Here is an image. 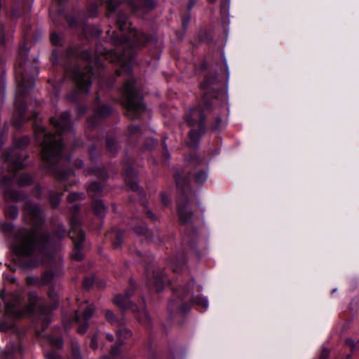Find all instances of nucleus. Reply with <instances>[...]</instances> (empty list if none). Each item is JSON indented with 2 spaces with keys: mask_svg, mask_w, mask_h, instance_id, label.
<instances>
[{
  "mask_svg": "<svg viewBox=\"0 0 359 359\" xmlns=\"http://www.w3.org/2000/svg\"><path fill=\"white\" fill-rule=\"evenodd\" d=\"M88 14L91 18H95L98 14V6L97 4L89 5L88 8Z\"/></svg>",
  "mask_w": 359,
  "mask_h": 359,
  "instance_id": "42",
  "label": "nucleus"
},
{
  "mask_svg": "<svg viewBox=\"0 0 359 359\" xmlns=\"http://www.w3.org/2000/svg\"><path fill=\"white\" fill-rule=\"evenodd\" d=\"M186 262L184 260L178 261L175 260L172 264V268L175 273H177L180 271L183 267L185 266Z\"/></svg>",
  "mask_w": 359,
  "mask_h": 359,
  "instance_id": "41",
  "label": "nucleus"
},
{
  "mask_svg": "<svg viewBox=\"0 0 359 359\" xmlns=\"http://www.w3.org/2000/svg\"><path fill=\"white\" fill-rule=\"evenodd\" d=\"M48 296L50 300V305H40V310L45 314L46 320L43 322V325L48 327L50 324V316L53 310L55 309L59 304V298L57 292L54 289L50 288L48 292Z\"/></svg>",
  "mask_w": 359,
  "mask_h": 359,
  "instance_id": "14",
  "label": "nucleus"
},
{
  "mask_svg": "<svg viewBox=\"0 0 359 359\" xmlns=\"http://www.w3.org/2000/svg\"><path fill=\"white\" fill-rule=\"evenodd\" d=\"M111 112V109L109 106L103 104L97 107L95 111L94 116L88 119V126L90 127H95L98 122V119L107 117Z\"/></svg>",
  "mask_w": 359,
  "mask_h": 359,
  "instance_id": "17",
  "label": "nucleus"
},
{
  "mask_svg": "<svg viewBox=\"0 0 359 359\" xmlns=\"http://www.w3.org/2000/svg\"><path fill=\"white\" fill-rule=\"evenodd\" d=\"M29 144V138L22 137L16 141L15 145L19 149H23Z\"/></svg>",
  "mask_w": 359,
  "mask_h": 359,
  "instance_id": "46",
  "label": "nucleus"
},
{
  "mask_svg": "<svg viewBox=\"0 0 359 359\" xmlns=\"http://www.w3.org/2000/svg\"><path fill=\"white\" fill-rule=\"evenodd\" d=\"M2 299L5 303V312L7 318H17L23 316L25 314L35 313L41 318V327L45 330L47 327L43 325V322L46 320L45 314L40 310V305H45L42 299L38 297L35 292H30L28 294V302L22 305V298L18 293H13L8 295L2 294Z\"/></svg>",
  "mask_w": 359,
  "mask_h": 359,
  "instance_id": "6",
  "label": "nucleus"
},
{
  "mask_svg": "<svg viewBox=\"0 0 359 359\" xmlns=\"http://www.w3.org/2000/svg\"><path fill=\"white\" fill-rule=\"evenodd\" d=\"M117 326L118 327L116 330L118 341L120 344H123L126 339H128L131 337L132 333L130 330L124 326L123 321L121 323V325Z\"/></svg>",
  "mask_w": 359,
  "mask_h": 359,
  "instance_id": "22",
  "label": "nucleus"
},
{
  "mask_svg": "<svg viewBox=\"0 0 359 359\" xmlns=\"http://www.w3.org/2000/svg\"><path fill=\"white\" fill-rule=\"evenodd\" d=\"M50 41L54 45H59L60 43V36L56 33H53L50 35Z\"/></svg>",
  "mask_w": 359,
  "mask_h": 359,
  "instance_id": "50",
  "label": "nucleus"
},
{
  "mask_svg": "<svg viewBox=\"0 0 359 359\" xmlns=\"http://www.w3.org/2000/svg\"><path fill=\"white\" fill-rule=\"evenodd\" d=\"M83 197V194H79V193H76V192H72V193H69L68 196H67V200L69 201V202H74V201H76L78 200H81Z\"/></svg>",
  "mask_w": 359,
  "mask_h": 359,
  "instance_id": "44",
  "label": "nucleus"
},
{
  "mask_svg": "<svg viewBox=\"0 0 359 359\" xmlns=\"http://www.w3.org/2000/svg\"><path fill=\"white\" fill-rule=\"evenodd\" d=\"M74 165L78 168H82L84 163L81 159H76L74 162Z\"/></svg>",
  "mask_w": 359,
  "mask_h": 359,
  "instance_id": "57",
  "label": "nucleus"
},
{
  "mask_svg": "<svg viewBox=\"0 0 359 359\" xmlns=\"http://www.w3.org/2000/svg\"><path fill=\"white\" fill-rule=\"evenodd\" d=\"M48 340L50 345L57 348H61L63 346V341L60 337L55 338L53 337H48Z\"/></svg>",
  "mask_w": 359,
  "mask_h": 359,
  "instance_id": "37",
  "label": "nucleus"
},
{
  "mask_svg": "<svg viewBox=\"0 0 359 359\" xmlns=\"http://www.w3.org/2000/svg\"><path fill=\"white\" fill-rule=\"evenodd\" d=\"M28 52L29 50L24 46L20 48L15 66V77L18 83L15 103L22 118H25L26 104L21 101V97L26 90L34 87L35 76L38 75L39 72L36 66L28 61Z\"/></svg>",
  "mask_w": 359,
  "mask_h": 359,
  "instance_id": "5",
  "label": "nucleus"
},
{
  "mask_svg": "<svg viewBox=\"0 0 359 359\" xmlns=\"http://www.w3.org/2000/svg\"><path fill=\"white\" fill-rule=\"evenodd\" d=\"M102 3L107 4V15L110 17V14L114 13L118 6L121 0H101ZM128 4L131 5L134 11H137V0H128Z\"/></svg>",
  "mask_w": 359,
  "mask_h": 359,
  "instance_id": "18",
  "label": "nucleus"
},
{
  "mask_svg": "<svg viewBox=\"0 0 359 359\" xmlns=\"http://www.w3.org/2000/svg\"><path fill=\"white\" fill-rule=\"evenodd\" d=\"M161 202L164 205H168L170 203V198L166 196L164 193L161 194Z\"/></svg>",
  "mask_w": 359,
  "mask_h": 359,
  "instance_id": "52",
  "label": "nucleus"
},
{
  "mask_svg": "<svg viewBox=\"0 0 359 359\" xmlns=\"http://www.w3.org/2000/svg\"><path fill=\"white\" fill-rule=\"evenodd\" d=\"M217 80L215 78L207 76L201 84L203 90L204 108L200 106L189 109L184 116V121L190 127H196L198 130L192 129L189 133V147L197 148L202 134L205 131V116L204 110H211V106L217 98L211 95L210 90L217 88Z\"/></svg>",
  "mask_w": 359,
  "mask_h": 359,
  "instance_id": "4",
  "label": "nucleus"
},
{
  "mask_svg": "<svg viewBox=\"0 0 359 359\" xmlns=\"http://www.w3.org/2000/svg\"><path fill=\"white\" fill-rule=\"evenodd\" d=\"M93 284V279L92 278H86L83 280V285L86 289H89Z\"/></svg>",
  "mask_w": 359,
  "mask_h": 359,
  "instance_id": "51",
  "label": "nucleus"
},
{
  "mask_svg": "<svg viewBox=\"0 0 359 359\" xmlns=\"http://www.w3.org/2000/svg\"><path fill=\"white\" fill-rule=\"evenodd\" d=\"M67 54L71 55H76V53H74L72 49H69L67 52Z\"/></svg>",
  "mask_w": 359,
  "mask_h": 359,
  "instance_id": "63",
  "label": "nucleus"
},
{
  "mask_svg": "<svg viewBox=\"0 0 359 359\" xmlns=\"http://www.w3.org/2000/svg\"><path fill=\"white\" fill-rule=\"evenodd\" d=\"M93 206L95 213L102 217L106 209L103 202L100 200H95Z\"/></svg>",
  "mask_w": 359,
  "mask_h": 359,
  "instance_id": "29",
  "label": "nucleus"
},
{
  "mask_svg": "<svg viewBox=\"0 0 359 359\" xmlns=\"http://www.w3.org/2000/svg\"><path fill=\"white\" fill-rule=\"evenodd\" d=\"M89 172H92L101 179H105L107 177L106 171L101 168L93 169L91 171H89Z\"/></svg>",
  "mask_w": 359,
  "mask_h": 359,
  "instance_id": "45",
  "label": "nucleus"
},
{
  "mask_svg": "<svg viewBox=\"0 0 359 359\" xmlns=\"http://www.w3.org/2000/svg\"><path fill=\"white\" fill-rule=\"evenodd\" d=\"M105 318L109 322L111 325H121V323L123 321V320H117L114 314V313L110 310H107L104 313Z\"/></svg>",
  "mask_w": 359,
  "mask_h": 359,
  "instance_id": "30",
  "label": "nucleus"
},
{
  "mask_svg": "<svg viewBox=\"0 0 359 359\" xmlns=\"http://www.w3.org/2000/svg\"><path fill=\"white\" fill-rule=\"evenodd\" d=\"M106 338L109 341H112L114 340V336L110 333H106Z\"/></svg>",
  "mask_w": 359,
  "mask_h": 359,
  "instance_id": "60",
  "label": "nucleus"
},
{
  "mask_svg": "<svg viewBox=\"0 0 359 359\" xmlns=\"http://www.w3.org/2000/svg\"><path fill=\"white\" fill-rule=\"evenodd\" d=\"M195 285L194 281L192 280L188 284V287L194 288ZM190 294L189 288H182L180 290H175L174 295L177 299H172L168 304V310L171 313H184L188 311L190 309L189 304L183 302V299Z\"/></svg>",
  "mask_w": 359,
  "mask_h": 359,
  "instance_id": "10",
  "label": "nucleus"
},
{
  "mask_svg": "<svg viewBox=\"0 0 359 359\" xmlns=\"http://www.w3.org/2000/svg\"><path fill=\"white\" fill-rule=\"evenodd\" d=\"M59 194L60 193L57 191H55L53 190H50L49 191V201L52 206L54 208L57 207L60 203V198Z\"/></svg>",
  "mask_w": 359,
  "mask_h": 359,
  "instance_id": "33",
  "label": "nucleus"
},
{
  "mask_svg": "<svg viewBox=\"0 0 359 359\" xmlns=\"http://www.w3.org/2000/svg\"><path fill=\"white\" fill-rule=\"evenodd\" d=\"M154 285L156 289L157 292H160L163 290L165 278L163 272L155 273L154 275Z\"/></svg>",
  "mask_w": 359,
  "mask_h": 359,
  "instance_id": "24",
  "label": "nucleus"
},
{
  "mask_svg": "<svg viewBox=\"0 0 359 359\" xmlns=\"http://www.w3.org/2000/svg\"><path fill=\"white\" fill-rule=\"evenodd\" d=\"M50 123L57 130L56 134L47 133L45 128L41 125H36L34 128V133L36 139L39 140L43 139L41 142L42 152L41 156L52 170L55 177L60 180H65L69 177L72 172L70 170H60L55 167V165L62 162L69 163V159L63 158L62 151L64 147L62 141L67 135L70 137L74 136V132L69 124V114L63 112L59 118L54 117L50 118Z\"/></svg>",
  "mask_w": 359,
  "mask_h": 359,
  "instance_id": "2",
  "label": "nucleus"
},
{
  "mask_svg": "<svg viewBox=\"0 0 359 359\" xmlns=\"http://www.w3.org/2000/svg\"><path fill=\"white\" fill-rule=\"evenodd\" d=\"M45 359H62L61 355L55 351H48L44 352Z\"/></svg>",
  "mask_w": 359,
  "mask_h": 359,
  "instance_id": "40",
  "label": "nucleus"
},
{
  "mask_svg": "<svg viewBox=\"0 0 359 359\" xmlns=\"http://www.w3.org/2000/svg\"><path fill=\"white\" fill-rule=\"evenodd\" d=\"M5 214L8 218L15 219L18 217L19 211L15 205H8L5 209Z\"/></svg>",
  "mask_w": 359,
  "mask_h": 359,
  "instance_id": "28",
  "label": "nucleus"
},
{
  "mask_svg": "<svg viewBox=\"0 0 359 359\" xmlns=\"http://www.w3.org/2000/svg\"><path fill=\"white\" fill-rule=\"evenodd\" d=\"M116 241L115 243V245L116 246H119L121 243L122 234L119 231H117L116 232Z\"/></svg>",
  "mask_w": 359,
  "mask_h": 359,
  "instance_id": "54",
  "label": "nucleus"
},
{
  "mask_svg": "<svg viewBox=\"0 0 359 359\" xmlns=\"http://www.w3.org/2000/svg\"><path fill=\"white\" fill-rule=\"evenodd\" d=\"M116 24L122 33L128 32V35L126 34H119L115 31H113L111 34L110 30H108L107 34L112 42L116 46L122 47L117 48L115 50H106L104 56L111 62H116L120 65L121 69L116 71L118 75H121L122 72H126L130 74L132 69L129 63L133 61L134 57L132 48L144 46L149 41L151 37L132 27L127 15L124 13H119L118 14Z\"/></svg>",
  "mask_w": 359,
  "mask_h": 359,
  "instance_id": "3",
  "label": "nucleus"
},
{
  "mask_svg": "<svg viewBox=\"0 0 359 359\" xmlns=\"http://www.w3.org/2000/svg\"><path fill=\"white\" fill-rule=\"evenodd\" d=\"M147 215L149 218H150L152 220H155L156 219V217H155V215L149 210H148L147 212Z\"/></svg>",
  "mask_w": 359,
  "mask_h": 359,
  "instance_id": "59",
  "label": "nucleus"
},
{
  "mask_svg": "<svg viewBox=\"0 0 359 359\" xmlns=\"http://www.w3.org/2000/svg\"><path fill=\"white\" fill-rule=\"evenodd\" d=\"M175 180H176V184H177V185L178 187H181V186H182V184H181V182H180V179H179L178 177H176Z\"/></svg>",
  "mask_w": 359,
  "mask_h": 359,
  "instance_id": "61",
  "label": "nucleus"
},
{
  "mask_svg": "<svg viewBox=\"0 0 359 359\" xmlns=\"http://www.w3.org/2000/svg\"><path fill=\"white\" fill-rule=\"evenodd\" d=\"M135 232L138 235L145 236V238L147 241H150L152 239L153 236L151 232L143 226L135 227L134 229Z\"/></svg>",
  "mask_w": 359,
  "mask_h": 359,
  "instance_id": "31",
  "label": "nucleus"
},
{
  "mask_svg": "<svg viewBox=\"0 0 359 359\" xmlns=\"http://www.w3.org/2000/svg\"><path fill=\"white\" fill-rule=\"evenodd\" d=\"M23 353V348L22 346L18 344L16 345V348L13 349L11 352L4 353L1 356L0 359H15V355H21Z\"/></svg>",
  "mask_w": 359,
  "mask_h": 359,
  "instance_id": "25",
  "label": "nucleus"
},
{
  "mask_svg": "<svg viewBox=\"0 0 359 359\" xmlns=\"http://www.w3.org/2000/svg\"><path fill=\"white\" fill-rule=\"evenodd\" d=\"M196 1H197V0H189V5H188V9L191 10L194 6Z\"/></svg>",
  "mask_w": 359,
  "mask_h": 359,
  "instance_id": "58",
  "label": "nucleus"
},
{
  "mask_svg": "<svg viewBox=\"0 0 359 359\" xmlns=\"http://www.w3.org/2000/svg\"><path fill=\"white\" fill-rule=\"evenodd\" d=\"M133 78L128 79L122 90V104L127 110V116L131 118H137L144 110L142 96L135 86Z\"/></svg>",
  "mask_w": 359,
  "mask_h": 359,
  "instance_id": "8",
  "label": "nucleus"
},
{
  "mask_svg": "<svg viewBox=\"0 0 359 359\" xmlns=\"http://www.w3.org/2000/svg\"><path fill=\"white\" fill-rule=\"evenodd\" d=\"M97 337H98V334H95L91 338L90 346L93 350H96L98 347Z\"/></svg>",
  "mask_w": 359,
  "mask_h": 359,
  "instance_id": "49",
  "label": "nucleus"
},
{
  "mask_svg": "<svg viewBox=\"0 0 359 359\" xmlns=\"http://www.w3.org/2000/svg\"><path fill=\"white\" fill-rule=\"evenodd\" d=\"M156 6V2L154 0H144L143 7L146 11L154 9Z\"/></svg>",
  "mask_w": 359,
  "mask_h": 359,
  "instance_id": "47",
  "label": "nucleus"
},
{
  "mask_svg": "<svg viewBox=\"0 0 359 359\" xmlns=\"http://www.w3.org/2000/svg\"><path fill=\"white\" fill-rule=\"evenodd\" d=\"M18 182L20 186H27L32 182V178L28 174H23L20 177Z\"/></svg>",
  "mask_w": 359,
  "mask_h": 359,
  "instance_id": "38",
  "label": "nucleus"
},
{
  "mask_svg": "<svg viewBox=\"0 0 359 359\" xmlns=\"http://www.w3.org/2000/svg\"><path fill=\"white\" fill-rule=\"evenodd\" d=\"M71 230L69 236L74 243V252L72 254V258L80 261L83 259V242L85 238L83 231L80 228V222L78 218L73 215L70 219Z\"/></svg>",
  "mask_w": 359,
  "mask_h": 359,
  "instance_id": "9",
  "label": "nucleus"
},
{
  "mask_svg": "<svg viewBox=\"0 0 359 359\" xmlns=\"http://www.w3.org/2000/svg\"><path fill=\"white\" fill-rule=\"evenodd\" d=\"M79 57L86 63L85 67H81V65H79L74 67L72 69L67 68L65 69V74L72 76L76 85L79 93L87 94L90 90L92 76L93 74L90 66L92 55L90 52L85 50L80 53Z\"/></svg>",
  "mask_w": 359,
  "mask_h": 359,
  "instance_id": "7",
  "label": "nucleus"
},
{
  "mask_svg": "<svg viewBox=\"0 0 359 359\" xmlns=\"http://www.w3.org/2000/svg\"><path fill=\"white\" fill-rule=\"evenodd\" d=\"M80 309H83V316H80L78 312H76L75 320L79 324L78 332L84 334L88 328V320L92 317L95 309L93 305L87 304V302H85L80 306Z\"/></svg>",
  "mask_w": 359,
  "mask_h": 359,
  "instance_id": "13",
  "label": "nucleus"
},
{
  "mask_svg": "<svg viewBox=\"0 0 359 359\" xmlns=\"http://www.w3.org/2000/svg\"><path fill=\"white\" fill-rule=\"evenodd\" d=\"M65 235L63 225H60L51 235L39 233L36 229H21L16 233L13 244L15 259L24 269L36 268L45 261L46 256H53V251Z\"/></svg>",
  "mask_w": 359,
  "mask_h": 359,
  "instance_id": "1",
  "label": "nucleus"
},
{
  "mask_svg": "<svg viewBox=\"0 0 359 359\" xmlns=\"http://www.w3.org/2000/svg\"><path fill=\"white\" fill-rule=\"evenodd\" d=\"M133 292L134 287L131 285V287L126 291L124 295L116 294L115 296L114 302L122 311L128 309H131L133 311H137V306L133 305L130 300V297L133 295Z\"/></svg>",
  "mask_w": 359,
  "mask_h": 359,
  "instance_id": "16",
  "label": "nucleus"
},
{
  "mask_svg": "<svg viewBox=\"0 0 359 359\" xmlns=\"http://www.w3.org/2000/svg\"><path fill=\"white\" fill-rule=\"evenodd\" d=\"M346 344L348 346L351 348V350H353L355 347V341L351 339H346Z\"/></svg>",
  "mask_w": 359,
  "mask_h": 359,
  "instance_id": "55",
  "label": "nucleus"
},
{
  "mask_svg": "<svg viewBox=\"0 0 359 359\" xmlns=\"http://www.w3.org/2000/svg\"><path fill=\"white\" fill-rule=\"evenodd\" d=\"M13 180L10 177L4 176L1 180V184L3 186H8L11 184Z\"/></svg>",
  "mask_w": 359,
  "mask_h": 359,
  "instance_id": "53",
  "label": "nucleus"
},
{
  "mask_svg": "<svg viewBox=\"0 0 359 359\" xmlns=\"http://www.w3.org/2000/svg\"><path fill=\"white\" fill-rule=\"evenodd\" d=\"M24 219L35 228L41 226L44 222V216L41 208L32 202H26L24 206Z\"/></svg>",
  "mask_w": 359,
  "mask_h": 359,
  "instance_id": "11",
  "label": "nucleus"
},
{
  "mask_svg": "<svg viewBox=\"0 0 359 359\" xmlns=\"http://www.w3.org/2000/svg\"><path fill=\"white\" fill-rule=\"evenodd\" d=\"M195 290L198 294L196 295H194L193 293L191 294V299L192 302L194 303H195L196 304L202 306L205 309H207L208 307V301L207 298L200 295V292L201 291V286L196 285Z\"/></svg>",
  "mask_w": 359,
  "mask_h": 359,
  "instance_id": "21",
  "label": "nucleus"
},
{
  "mask_svg": "<svg viewBox=\"0 0 359 359\" xmlns=\"http://www.w3.org/2000/svg\"><path fill=\"white\" fill-rule=\"evenodd\" d=\"M177 215L181 223L190 224L194 219L191 203L187 196L182 193L177 199Z\"/></svg>",
  "mask_w": 359,
  "mask_h": 359,
  "instance_id": "12",
  "label": "nucleus"
},
{
  "mask_svg": "<svg viewBox=\"0 0 359 359\" xmlns=\"http://www.w3.org/2000/svg\"><path fill=\"white\" fill-rule=\"evenodd\" d=\"M140 131V127L138 125L130 126L128 129V133L130 135H133L139 133Z\"/></svg>",
  "mask_w": 359,
  "mask_h": 359,
  "instance_id": "48",
  "label": "nucleus"
},
{
  "mask_svg": "<svg viewBox=\"0 0 359 359\" xmlns=\"http://www.w3.org/2000/svg\"><path fill=\"white\" fill-rule=\"evenodd\" d=\"M40 278L29 276L26 278V283L29 286H41Z\"/></svg>",
  "mask_w": 359,
  "mask_h": 359,
  "instance_id": "43",
  "label": "nucleus"
},
{
  "mask_svg": "<svg viewBox=\"0 0 359 359\" xmlns=\"http://www.w3.org/2000/svg\"><path fill=\"white\" fill-rule=\"evenodd\" d=\"M189 18L188 17V18H187L184 20V22H183V25H187L189 23Z\"/></svg>",
  "mask_w": 359,
  "mask_h": 359,
  "instance_id": "64",
  "label": "nucleus"
},
{
  "mask_svg": "<svg viewBox=\"0 0 359 359\" xmlns=\"http://www.w3.org/2000/svg\"><path fill=\"white\" fill-rule=\"evenodd\" d=\"M102 191V187L100 184L97 182H93L91 183L88 188V194L92 196H97Z\"/></svg>",
  "mask_w": 359,
  "mask_h": 359,
  "instance_id": "32",
  "label": "nucleus"
},
{
  "mask_svg": "<svg viewBox=\"0 0 359 359\" xmlns=\"http://www.w3.org/2000/svg\"><path fill=\"white\" fill-rule=\"evenodd\" d=\"M208 176V170L206 163L203 161V165L201 168H198L196 170L193 176V182L194 184L198 186L203 184Z\"/></svg>",
  "mask_w": 359,
  "mask_h": 359,
  "instance_id": "19",
  "label": "nucleus"
},
{
  "mask_svg": "<svg viewBox=\"0 0 359 359\" xmlns=\"http://www.w3.org/2000/svg\"><path fill=\"white\" fill-rule=\"evenodd\" d=\"M54 277V273L51 271H46L42 276L40 278V284L42 285H46L51 282Z\"/></svg>",
  "mask_w": 359,
  "mask_h": 359,
  "instance_id": "35",
  "label": "nucleus"
},
{
  "mask_svg": "<svg viewBox=\"0 0 359 359\" xmlns=\"http://www.w3.org/2000/svg\"><path fill=\"white\" fill-rule=\"evenodd\" d=\"M36 335L38 337H44L43 334H42V332H41V331H37Z\"/></svg>",
  "mask_w": 359,
  "mask_h": 359,
  "instance_id": "62",
  "label": "nucleus"
},
{
  "mask_svg": "<svg viewBox=\"0 0 359 359\" xmlns=\"http://www.w3.org/2000/svg\"><path fill=\"white\" fill-rule=\"evenodd\" d=\"M70 346L73 359H82L77 340H71Z\"/></svg>",
  "mask_w": 359,
  "mask_h": 359,
  "instance_id": "26",
  "label": "nucleus"
},
{
  "mask_svg": "<svg viewBox=\"0 0 359 359\" xmlns=\"http://www.w3.org/2000/svg\"><path fill=\"white\" fill-rule=\"evenodd\" d=\"M226 124L220 117H217L214 124L212 126V130L219 131L224 128Z\"/></svg>",
  "mask_w": 359,
  "mask_h": 359,
  "instance_id": "39",
  "label": "nucleus"
},
{
  "mask_svg": "<svg viewBox=\"0 0 359 359\" xmlns=\"http://www.w3.org/2000/svg\"><path fill=\"white\" fill-rule=\"evenodd\" d=\"M5 161L8 164V170L11 172H15L26 165L22 159V155L16 149L6 151Z\"/></svg>",
  "mask_w": 359,
  "mask_h": 359,
  "instance_id": "15",
  "label": "nucleus"
},
{
  "mask_svg": "<svg viewBox=\"0 0 359 359\" xmlns=\"http://www.w3.org/2000/svg\"><path fill=\"white\" fill-rule=\"evenodd\" d=\"M4 197L7 201H18L22 199L20 193L8 188L4 190Z\"/></svg>",
  "mask_w": 359,
  "mask_h": 359,
  "instance_id": "23",
  "label": "nucleus"
},
{
  "mask_svg": "<svg viewBox=\"0 0 359 359\" xmlns=\"http://www.w3.org/2000/svg\"><path fill=\"white\" fill-rule=\"evenodd\" d=\"M107 150L111 154H116L118 151L117 141L114 138H108L106 141Z\"/></svg>",
  "mask_w": 359,
  "mask_h": 359,
  "instance_id": "34",
  "label": "nucleus"
},
{
  "mask_svg": "<svg viewBox=\"0 0 359 359\" xmlns=\"http://www.w3.org/2000/svg\"><path fill=\"white\" fill-rule=\"evenodd\" d=\"M138 320L140 323L144 325H149L150 323V317L146 311L144 306L142 308V310L140 311V313L137 316Z\"/></svg>",
  "mask_w": 359,
  "mask_h": 359,
  "instance_id": "27",
  "label": "nucleus"
},
{
  "mask_svg": "<svg viewBox=\"0 0 359 359\" xmlns=\"http://www.w3.org/2000/svg\"><path fill=\"white\" fill-rule=\"evenodd\" d=\"M126 175V182L130 187V188L133 190H137V181L136 180V171L132 168L131 167H128L126 168L125 171Z\"/></svg>",
  "mask_w": 359,
  "mask_h": 359,
  "instance_id": "20",
  "label": "nucleus"
},
{
  "mask_svg": "<svg viewBox=\"0 0 359 359\" xmlns=\"http://www.w3.org/2000/svg\"><path fill=\"white\" fill-rule=\"evenodd\" d=\"M329 356V351L327 348H323L320 355V359H327Z\"/></svg>",
  "mask_w": 359,
  "mask_h": 359,
  "instance_id": "56",
  "label": "nucleus"
},
{
  "mask_svg": "<svg viewBox=\"0 0 359 359\" xmlns=\"http://www.w3.org/2000/svg\"><path fill=\"white\" fill-rule=\"evenodd\" d=\"M14 327V322L13 320H3L0 322V330L1 332H6L11 330Z\"/></svg>",
  "mask_w": 359,
  "mask_h": 359,
  "instance_id": "36",
  "label": "nucleus"
}]
</instances>
